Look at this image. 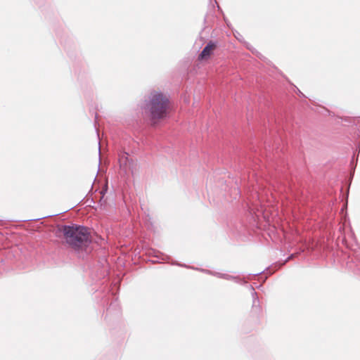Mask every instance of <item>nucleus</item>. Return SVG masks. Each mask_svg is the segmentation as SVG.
Segmentation results:
<instances>
[{
	"mask_svg": "<svg viewBox=\"0 0 360 360\" xmlns=\"http://www.w3.org/2000/svg\"><path fill=\"white\" fill-rule=\"evenodd\" d=\"M238 35H239V37H236V38L238 39V40L240 41V37H242V35L240 34V33H238Z\"/></svg>",
	"mask_w": 360,
	"mask_h": 360,
	"instance_id": "obj_18",
	"label": "nucleus"
},
{
	"mask_svg": "<svg viewBox=\"0 0 360 360\" xmlns=\"http://www.w3.org/2000/svg\"><path fill=\"white\" fill-rule=\"evenodd\" d=\"M238 35H239V37H236V38L238 39V40L240 41V37H242V35L240 34V33H238Z\"/></svg>",
	"mask_w": 360,
	"mask_h": 360,
	"instance_id": "obj_16",
	"label": "nucleus"
},
{
	"mask_svg": "<svg viewBox=\"0 0 360 360\" xmlns=\"http://www.w3.org/2000/svg\"><path fill=\"white\" fill-rule=\"evenodd\" d=\"M354 155H355V154H354V155H353V157H352V162H351V163H352H352L354 162Z\"/></svg>",
	"mask_w": 360,
	"mask_h": 360,
	"instance_id": "obj_21",
	"label": "nucleus"
},
{
	"mask_svg": "<svg viewBox=\"0 0 360 360\" xmlns=\"http://www.w3.org/2000/svg\"><path fill=\"white\" fill-rule=\"evenodd\" d=\"M218 46L217 41H210L199 53L198 59L200 61L207 60L213 54L214 50Z\"/></svg>",
	"mask_w": 360,
	"mask_h": 360,
	"instance_id": "obj_5",
	"label": "nucleus"
},
{
	"mask_svg": "<svg viewBox=\"0 0 360 360\" xmlns=\"http://www.w3.org/2000/svg\"><path fill=\"white\" fill-rule=\"evenodd\" d=\"M246 47L250 50L252 52H254V51L255 50V48H253L250 44L248 43H246Z\"/></svg>",
	"mask_w": 360,
	"mask_h": 360,
	"instance_id": "obj_12",
	"label": "nucleus"
},
{
	"mask_svg": "<svg viewBox=\"0 0 360 360\" xmlns=\"http://www.w3.org/2000/svg\"><path fill=\"white\" fill-rule=\"evenodd\" d=\"M238 35H239V37H236V38L238 39V40L240 41V37H242V35L240 34V33H238Z\"/></svg>",
	"mask_w": 360,
	"mask_h": 360,
	"instance_id": "obj_20",
	"label": "nucleus"
},
{
	"mask_svg": "<svg viewBox=\"0 0 360 360\" xmlns=\"http://www.w3.org/2000/svg\"><path fill=\"white\" fill-rule=\"evenodd\" d=\"M295 256L294 254H291L289 257H288L286 258V259L283 262V264L279 266V267H281L282 265H284L285 264H286L290 259H291L292 258H293Z\"/></svg>",
	"mask_w": 360,
	"mask_h": 360,
	"instance_id": "obj_10",
	"label": "nucleus"
},
{
	"mask_svg": "<svg viewBox=\"0 0 360 360\" xmlns=\"http://www.w3.org/2000/svg\"><path fill=\"white\" fill-rule=\"evenodd\" d=\"M169 98L162 92L153 89L145 98L142 108L153 122L167 117L169 110Z\"/></svg>",
	"mask_w": 360,
	"mask_h": 360,
	"instance_id": "obj_2",
	"label": "nucleus"
},
{
	"mask_svg": "<svg viewBox=\"0 0 360 360\" xmlns=\"http://www.w3.org/2000/svg\"><path fill=\"white\" fill-rule=\"evenodd\" d=\"M250 288L252 290V306L253 307H257V303H259V298H258V296H257V294L255 290V288L250 285Z\"/></svg>",
	"mask_w": 360,
	"mask_h": 360,
	"instance_id": "obj_8",
	"label": "nucleus"
},
{
	"mask_svg": "<svg viewBox=\"0 0 360 360\" xmlns=\"http://www.w3.org/2000/svg\"><path fill=\"white\" fill-rule=\"evenodd\" d=\"M103 299V303H106L107 305L108 304L109 300L112 299L110 304L106 309L108 313L110 314L112 311H119L118 297L115 293L108 290L107 295Z\"/></svg>",
	"mask_w": 360,
	"mask_h": 360,
	"instance_id": "obj_6",
	"label": "nucleus"
},
{
	"mask_svg": "<svg viewBox=\"0 0 360 360\" xmlns=\"http://www.w3.org/2000/svg\"><path fill=\"white\" fill-rule=\"evenodd\" d=\"M210 1H212V0H210ZM214 1L216 4H217V0H214Z\"/></svg>",
	"mask_w": 360,
	"mask_h": 360,
	"instance_id": "obj_22",
	"label": "nucleus"
},
{
	"mask_svg": "<svg viewBox=\"0 0 360 360\" xmlns=\"http://www.w3.org/2000/svg\"><path fill=\"white\" fill-rule=\"evenodd\" d=\"M172 264L179 266H181V267H185V268H187V269H195V270L199 271L200 272H202L204 274H208V275H211V276H215V277H217V278H223V279L228 280V281H233L235 283H238V284L242 285H243L247 283V282L243 278H240L238 276H232V275H229L228 274H223V273H220V272H217V271H211V270H209V269L190 266H188V265H186L185 264L179 263L178 262H172Z\"/></svg>",
	"mask_w": 360,
	"mask_h": 360,
	"instance_id": "obj_3",
	"label": "nucleus"
},
{
	"mask_svg": "<svg viewBox=\"0 0 360 360\" xmlns=\"http://www.w3.org/2000/svg\"><path fill=\"white\" fill-rule=\"evenodd\" d=\"M58 231L79 259L89 261L92 258V238L88 227L76 224H63Z\"/></svg>",
	"mask_w": 360,
	"mask_h": 360,
	"instance_id": "obj_1",
	"label": "nucleus"
},
{
	"mask_svg": "<svg viewBox=\"0 0 360 360\" xmlns=\"http://www.w3.org/2000/svg\"><path fill=\"white\" fill-rule=\"evenodd\" d=\"M118 156L120 168L126 173L130 167V160L128 158L129 154L126 152H121Z\"/></svg>",
	"mask_w": 360,
	"mask_h": 360,
	"instance_id": "obj_7",
	"label": "nucleus"
},
{
	"mask_svg": "<svg viewBox=\"0 0 360 360\" xmlns=\"http://www.w3.org/2000/svg\"><path fill=\"white\" fill-rule=\"evenodd\" d=\"M107 192V189H103L101 191V197L103 198V196L105 195V193Z\"/></svg>",
	"mask_w": 360,
	"mask_h": 360,
	"instance_id": "obj_14",
	"label": "nucleus"
},
{
	"mask_svg": "<svg viewBox=\"0 0 360 360\" xmlns=\"http://www.w3.org/2000/svg\"><path fill=\"white\" fill-rule=\"evenodd\" d=\"M238 35H239V37H236V38L238 39V40L240 41V37H242V35L240 34V33H238Z\"/></svg>",
	"mask_w": 360,
	"mask_h": 360,
	"instance_id": "obj_17",
	"label": "nucleus"
},
{
	"mask_svg": "<svg viewBox=\"0 0 360 360\" xmlns=\"http://www.w3.org/2000/svg\"><path fill=\"white\" fill-rule=\"evenodd\" d=\"M96 119H97V115H96V117H95L94 127L96 129V132L97 134L98 140H100L98 130V129L96 128V123H97ZM100 153H101V144H100V141H98V154L100 155Z\"/></svg>",
	"mask_w": 360,
	"mask_h": 360,
	"instance_id": "obj_9",
	"label": "nucleus"
},
{
	"mask_svg": "<svg viewBox=\"0 0 360 360\" xmlns=\"http://www.w3.org/2000/svg\"><path fill=\"white\" fill-rule=\"evenodd\" d=\"M264 271H259V272H257V273H255V274H253V275H255V276H257V275H259V274H262Z\"/></svg>",
	"mask_w": 360,
	"mask_h": 360,
	"instance_id": "obj_15",
	"label": "nucleus"
},
{
	"mask_svg": "<svg viewBox=\"0 0 360 360\" xmlns=\"http://www.w3.org/2000/svg\"><path fill=\"white\" fill-rule=\"evenodd\" d=\"M296 90H297V94L300 96V97H305L304 94L297 88L296 87Z\"/></svg>",
	"mask_w": 360,
	"mask_h": 360,
	"instance_id": "obj_11",
	"label": "nucleus"
},
{
	"mask_svg": "<svg viewBox=\"0 0 360 360\" xmlns=\"http://www.w3.org/2000/svg\"><path fill=\"white\" fill-rule=\"evenodd\" d=\"M238 35H239V37H236V38L238 39V40L240 41V37H242V35L240 34V33H238Z\"/></svg>",
	"mask_w": 360,
	"mask_h": 360,
	"instance_id": "obj_19",
	"label": "nucleus"
},
{
	"mask_svg": "<svg viewBox=\"0 0 360 360\" xmlns=\"http://www.w3.org/2000/svg\"><path fill=\"white\" fill-rule=\"evenodd\" d=\"M346 265L348 269L356 274H360V250L355 251L348 256Z\"/></svg>",
	"mask_w": 360,
	"mask_h": 360,
	"instance_id": "obj_4",
	"label": "nucleus"
},
{
	"mask_svg": "<svg viewBox=\"0 0 360 360\" xmlns=\"http://www.w3.org/2000/svg\"><path fill=\"white\" fill-rule=\"evenodd\" d=\"M276 270V269H274V270L271 271V270L270 269V268H267V269H266V274H269V275H271V274H273Z\"/></svg>",
	"mask_w": 360,
	"mask_h": 360,
	"instance_id": "obj_13",
	"label": "nucleus"
}]
</instances>
